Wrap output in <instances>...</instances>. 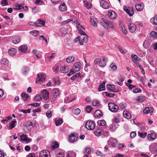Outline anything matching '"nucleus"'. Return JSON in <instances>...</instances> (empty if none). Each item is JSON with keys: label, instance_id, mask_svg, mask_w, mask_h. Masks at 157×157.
<instances>
[{"label": "nucleus", "instance_id": "obj_24", "mask_svg": "<svg viewBox=\"0 0 157 157\" xmlns=\"http://www.w3.org/2000/svg\"><path fill=\"white\" fill-rule=\"evenodd\" d=\"M27 47L25 45H22L19 48V50L22 52H25L27 51Z\"/></svg>", "mask_w": 157, "mask_h": 157}, {"label": "nucleus", "instance_id": "obj_45", "mask_svg": "<svg viewBox=\"0 0 157 157\" xmlns=\"http://www.w3.org/2000/svg\"><path fill=\"white\" fill-rule=\"evenodd\" d=\"M144 100H145L144 97L143 96H141L138 97L136 100H137V101H138L142 102Z\"/></svg>", "mask_w": 157, "mask_h": 157}, {"label": "nucleus", "instance_id": "obj_8", "mask_svg": "<svg viewBox=\"0 0 157 157\" xmlns=\"http://www.w3.org/2000/svg\"><path fill=\"white\" fill-rule=\"evenodd\" d=\"M109 144L111 145L113 147H116L118 143L117 140L112 138H110L108 141Z\"/></svg>", "mask_w": 157, "mask_h": 157}, {"label": "nucleus", "instance_id": "obj_16", "mask_svg": "<svg viewBox=\"0 0 157 157\" xmlns=\"http://www.w3.org/2000/svg\"><path fill=\"white\" fill-rule=\"evenodd\" d=\"M13 42L14 44H16L20 41V37L17 36L13 37L11 39Z\"/></svg>", "mask_w": 157, "mask_h": 157}, {"label": "nucleus", "instance_id": "obj_1", "mask_svg": "<svg viewBox=\"0 0 157 157\" xmlns=\"http://www.w3.org/2000/svg\"><path fill=\"white\" fill-rule=\"evenodd\" d=\"M45 80V77L42 73H40L37 75V77L36 82L38 84H42Z\"/></svg>", "mask_w": 157, "mask_h": 157}, {"label": "nucleus", "instance_id": "obj_58", "mask_svg": "<svg viewBox=\"0 0 157 157\" xmlns=\"http://www.w3.org/2000/svg\"><path fill=\"white\" fill-rule=\"evenodd\" d=\"M111 69L113 71H115L117 69V66L115 65H113V63L110 66Z\"/></svg>", "mask_w": 157, "mask_h": 157}, {"label": "nucleus", "instance_id": "obj_57", "mask_svg": "<svg viewBox=\"0 0 157 157\" xmlns=\"http://www.w3.org/2000/svg\"><path fill=\"white\" fill-rule=\"evenodd\" d=\"M141 92V90L140 88H136L133 91V92L135 93H140Z\"/></svg>", "mask_w": 157, "mask_h": 157}, {"label": "nucleus", "instance_id": "obj_30", "mask_svg": "<svg viewBox=\"0 0 157 157\" xmlns=\"http://www.w3.org/2000/svg\"><path fill=\"white\" fill-rule=\"evenodd\" d=\"M101 129L99 128H98L94 132V134L97 136H100L101 135Z\"/></svg>", "mask_w": 157, "mask_h": 157}, {"label": "nucleus", "instance_id": "obj_18", "mask_svg": "<svg viewBox=\"0 0 157 157\" xmlns=\"http://www.w3.org/2000/svg\"><path fill=\"white\" fill-rule=\"evenodd\" d=\"M147 137L149 140L152 141L155 139L156 137V135L154 133H151L148 134Z\"/></svg>", "mask_w": 157, "mask_h": 157}, {"label": "nucleus", "instance_id": "obj_35", "mask_svg": "<svg viewBox=\"0 0 157 157\" xmlns=\"http://www.w3.org/2000/svg\"><path fill=\"white\" fill-rule=\"evenodd\" d=\"M90 21L91 23H92L93 24L94 26H97V20L96 18H94L93 17V18L91 17L90 19Z\"/></svg>", "mask_w": 157, "mask_h": 157}, {"label": "nucleus", "instance_id": "obj_25", "mask_svg": "<svg viewBox=\"0 0 157 157\" xmlns=\"http://www.w3.org/2000/svg\"><path fill=\"white\" fill-rule=\"evenodd\" d=\"M124 117L127 119H130L131 117L130 113L127 111L125 110L123 112Z\"/></svg>", "mask_w": 157, "mask_h": 157}, {"label": "nucleus", "instance_id": "obj_36", "mask_svg": "<svg viewBox=\"0 0 157 157\" xmlns=\"http://www.w3.org/2000/svg\"><path fill=\"white\" fill-rule=\"evenodd\" d=\"M97 124L98 125L104 126L106 124V122L104 120H101L98 121Z\"/></svg>", "mask_w": 157, "mask_h": 157}, {"label": "nucleus", "instance_id": "obj_44", "mask_svg": "<svg viewBox=\"0 0 157 157\" xmlns=\"http://www.w3.org/2000/svg\"><path fill=\"white\" fill-rule=\"evenodd\" d=\"M121 29L124 34H127V30L125 28V27L123 25H121Z\"/></svg>", "mask_w": 157, "mask_h": 157}, {"label": "nucleus", "instance_id": "obj_62", "mask_svg": "<svg viewBox=\"0 0 157 157\" xmlns=\"http://www.w3.org/2000/svg\"><path fill=\"white\" fill-rule=\"evenodd\" d=\"M39 24L42 25H45V22L44 21L40 20V19H38L37 20Z\"/></svg>", "mask_w": 157, "mask_h": 157}, {"label": "nucleus", "instance_id": "obj_26", "mask_svg": "<svg viewBox=\"0 0 157 157\" xmlns=\"http://www.w3.org/2000/svg\"><path fill=\"white\" fill-rule=\"evenodd\" d=\"M49 53H46L45 55V58H47L49 60H52L56 56V54L55 53H53L52 54V55L50 56H49Z\"/></svg>", "mask_w": 157, "mask_h": 157}, {"label": "nucleus", "instance_id": "obj_4", "mask_svg": "<svg viewBox=\"0 0 157 157\" xmlns=\"http://www.w3.org/2000/svg\"><path fill=\"white\" fill-rule=\"evenodd\" d=\"M40 157H50V152L47 150H43L40 152Z\"/></svg>", "mask_w": 157, "mask_h": 157}, {"label": "nucleus", "instance_id": "obj_41", "mask_svg": "<svg viewBox=\"0 0 157 157\" xmlns=\"http://www.w3.org/2000/svg\"><path fill=\"white\" fill-rule=\"evenodd\" d=\"M72 112L76 115L78 114L80 112V110L78 108H77L72 110Z\"/></svg>", "mask_w": 157, "mask_h": 157}, {"label": "nucleus", "instance_id": "obj_39", "mask_svg": "<svg viewBox=\"0 0 157 157\" xmlns=\"http://www.w3.org/2000/svg\"><path fill=\"white\" fill-rule=\"evenodd\" d=\"M150 21L153 22L154 25H157V15L155 16L154 17L151 18Z\"/></svg>", "mask_w": 157, "mask_h": 157}, {"label": "nucleus", "instance_id": "obj_47", "mask_svg": "<svg viewBox=\"0 0 157 157\" xmlns=\"http://www.w3.org/2000/svg\"><path fill=\"white\" fill-rule=\"evenodd\" d=\"M80 73H77L75 75L73 76L71 78V79L72 80H74L76 79V78L79 77L80 76Z\"/></svg>", "mask_w": 157, "mask_h": 157}, {"label": "nucleus", "instance_id": "obj_2", "mask_svg": "<svg viewBox=\"0 0 157 157\" xmlns=\"http://www.w3.org/2000/svg\"><path fill=\"white\" fill-rule=\"evenodd\" d=\"M109 109L112 112H117L119 108L118 106L115 104L109 103L108 104Z\"/></svg>", "mask_w": 157, "mask_h": 157}, {"label": "nucleus", "instance_id": "obj_60", "mask_svg": "<svg viewBox=\"0 0 157 157\" xmlns=\"http://www.w3.org/2000/svg\"><path fill=\"white\" fill-rule=\"evenodd\" d=\"M54 81L56 85H59L60 84V81L57 79H55Z\"/></svg>", "mask_w": 157, "mask_h": 157}, {"label": "nucleus", "instance_id": "obj_40", "mask_svg": "<svg viewBox=\"0 0 157 157\" xmlns=\"http://www.w3.org/2000/svg\"><path fill=\"white\" fill-rule=\"evenodd\" d=\"M42 96L41 95L38 94L35 96L34 99L35 101H40L42 99Z\"/></svg>", "mask_w": 157, "mask_h": 157}, {"label": "nucleus", "instance_id": "obj_10", "mask_svg": "<svg viewBox=\"0 0 157 157\" xmlns=\"http://www.w3.org/2000/svg\"><path fill=\"white\" fill-rule=\"evenodd\" d=\"M101 6L104 9H108L109 8V3L104 0H102L100 3Z\"/></svg>", "mask_w": 157, "mask_h": 157}, {"label": "nucleus", "instance_id": "obj_5", "mask_svg": "<svg viewBox=\"0 0 157 157\" xmlns=\"http://www.w3.org/2000/svg\"><path fill=\"white\" fill-rule=\"evenodd\" d=\"M78 139V135L76 134L72 133L69 136V140L70 142L73 143L77 141Z\"/></svg>", "mask_w": 157, "mask_h": 157}, {"label": "nucleus", "instance_id": "obj_23", "mask_svg": "<svg viewBox=\"0 0 157 157\" xmlns=\"http://www.w3.org/2000/svg\"><path fill=\"white\" fill-rule=\"evenodd\" d=\"M59 9L62 12H64L67 11V7L64 3L61 4L59 6Z\"/></svg>", "mask_w": 157, "mask_h": 157}, {"label": "nucleus", "instance_id": "obj_11", "mask_svg": "<svg viewBox=\"0 0 157 157\" xmlns=\"http://www.w3.org/2000/svg\"><path fill=\"white\" fill-rule=\"evenodd\" d=\"M81 64L80 63H75L73 67V69L75 72L78 71L80 69Z\"/></svg>", "mask_w": 157, "mask_h": 157}, {"label": "nucleus", "instance_id": "obj_3", "mask_svg": "<svg viewBox=\"0 0 157 157\" xmlns=\"http://www.w3.org/2000/svg\"><path fill=\"white\" fill-rule=\"evenodd\" d=\"M85 126L88 129L93 130L95 127V124L93 121H88L86 122Z\"/></svg>", "mask_w": 157, "mask_h": 157}, {"label": "nucleus", "instance_id": "obj_51", "mask_svg": "<svg viewBox=\"0 0 157 157\" xmlns=\"http://www.w3.org/2000/svg\"><path fill=\"white\" fill-rule=\"evenodd\" d=\"M109 129L111 131L113 132L116 129V127L113 124H111L109 126Z\"/></svg>", "mask_w": 157, "mask_h": 157}, {"label": "nucleus", "instance_id": "obj_54", "mask_svg": "<svg viewBox=\"0 0 157 157\" xmlns=\"http://www.w3.org/2000/svg\"><path fill=\"white\" fill-rule=\"evenodd\" d=\"M92 109L91 106H88L86 107V111L87 113H90Z\"/></svg>", "mask_w": 157, "mask_h": 157}, {"label": "nucleus", "instance_id": "obj_29", "mask_svg": "<svg viewBox=\"0 0 157 157\" xmlns=\"http://www.w3.org/2000/svg\"><path fill=\"white\" fill-rule=\"evenodd\" d=\"M63 120L61 118H59L56 119L55 121V123L56 125L57 126H58L61 125L63 123Z\"/></svg>", "mask_w": 157, "mask_h": 157}, {"label": "nucleus", "instance_id": "obj_34", "mask_svg": "<svg viewBox=\"0 0 157 157\" xmlns=\"http://www.w3.org/2000/svg\"><path fill=\"white\" fill-rule=\"evenodd\" d=\"M75 59V58L73 56L68 57L66 59L67 62L68 63H70L73 62Z\"/></svg>", "mask_w": 157, "mask_h": 157}, {"label": "nucleus", "instance_id": "obj_9", "mask_svg": "<svg viewBox=\"0 0 157 157\" xmlns=\"http://www.w3.org/2000/svg\"><path fill=\"white\" fill-rule=\"evenodd\" d=\"M136 25L133 23H130L128 25V29L131 33H133L136 29Z\"/></svg>", "mask_w": 157, "mask_h": 157}, {"label": "nucleus", "instance_id": "obj_22", "mask_svg": "<svg viewBox=\"0 0 157 157\" xmlns=\"http://www.w3.org/2000/svg\"><path fill=\"white\" fill-rule=\"evenodd\" d=\"M144 5L142 4H136L135 5L136 9L139 11H141L143 10L144 7Z\"/></svg>", "mask_w": 157, "mask_h": 157}, {"label": "nucleus", "instance_id": "obj_63", "mask_svg": "<svg viewBox=\"0 0 157 157\" xmlns=\"http://www.w3.org/2000/svg\"><path fill=\"white\" fill-rule=\"evenodd\" d=\"M108 26L112 29H114V25H113V23L111 22L109 23Z\"/></svg>", "mask_w": 157, "mask_h": 157}, {"label": "nucleus", "instance_id": "obj_6", "mask_svg": "<svg viewBox=\"0 0 157 157\" xmlns=\"http://www.w3.org/2000/svg\"><path fill=\"white\" fill-rule=\"evenodd\" d=\"M41 96L44 100H47L49 98V92L46 89H44L41 91Z\"/></svg>", "mask_w": 157, "mask_h": 157}, {"label": "nucleus", "instance_id": "obj_28", "mask_svg": "<svg viewBox=\"0 0 157 157\" xmlns=\"http://www.w3.org/2000/svg\"><path fill=\"white\" fill-rule=\"evenodd\" d=\"M105 81H103L102 83L100 84L99 86V87L98 88V91H100L105 90Z\"/></svg>", "mask_w": 157, "mask_h": 157}, {"label": "nucleus", "instance_id": "obj_20", "mask_svg": "<svg viewBox=\"0 0 157 157\" xmlns=\"http://www.w3.org/2000/svg\"><path fill=\"white\" fill-rule=\"evenodd\" d=\"M69 70V68L67 66H64L61 67L60 69V71L61 73H67Z\"/></svg>", "mask_w": 157, "mask_h": 157}, {"label": "nucleus", "instance_id": "obj_48", "mask_svg": "<svg viewBox=\"0 0 157 157\" xmlns=\"http://www.w3.org/2000/svg\"><path fill=\"white\" fill-rule=\"evenodd\" d=\"M28 97V95L25 93H22V97L24 101H26Z\"/></svg>", "mask_w": 157, "mask_h": 157}, {"label": "nucleus", "instance_id": "obj_64", "mask_svg": "<svg viewBox=\"0 0 157 157\" xmlns=\"http://www.w3.org/2000/svg\"><path fill=\"white\" fill-rule=\"evenodd\" d=\"M85 153L87 154H90L91 152V150L90 148H86L85 149Z\"/></svg>", "mask_w": 157, "mask_h": 157}, {"label": "nucleus", "instance_id": "obj_21", "mask_svg": "<svg viewBox=\"0 0 157 157\" xmlns=\"http://www.w3.org/2000/svg\"><path fill=\"white\" fill-rule=\"evenodd\" d=\"M106 59L105 58H103L101 60L100 59L99 65L101 67H104L106 65Z\"/></svg>", "mask_w": 157, "mask_h": 157}, {"label": "nucleus", "instance_id": "obj_46", "mask_svg": "<svg viewBox=\"0 0 157 157\" xmlns=\"http://www.w3.org/2000/svg\"><path fill=\"white\" fill-rule=\"evenodd\" d=\"M143 45L146 48H147L149 47V44L148 41L147 40L144 41Z\"/></svg>", "mask_w": 157, "mask_h": 157}, {"label": "nucleus", "instance_id": "obj_12", "mask_svg": "<svg viewBox=\"0 0 157 157\" xmlns=\"http://www.w3.org/2000/svg\"><path fill=\"white\" fill-rule=\"evenodd\" d=\"M132 59L133 62L135 64H137L139 61L140 60V59L138 58L137 56L136 55H131Z\"/></svg>", "mask_w": 157, "mask_h": 157}, {"label": "nucleus", "instance_id": "obj_14", "mask_svg": "<svg viewBox=\"0 0 157 157\" xmlns=\"http://www.w3.org/2000/svg\"><path fill=\"white\" fill-rule=\"evenodd\" d=\"M102 113L99 110H96L94 113V116L95 118L100 117L102 116Z\"/></svg>", "mask_w": 157, "mask_h": 157}, {"label": "nucleus", "instance_id": "obj_42", "mask_svg": "<svg viewBox=\"0 0 157 157\" xmlns=\"http://www.w3.org/2000/svg\"><path fill=\"white\" fill-rule=\"evenodd\" d=\"M147 133L146 132H138V135L140 137L143 138H144L147 135Z\"/></svg>", "mask_w": 157, "mask_h": 157}, {"label": "nucleus", "instance_id": "obj_13", "mask_svg": "<svg viewBox=\"0 0 157 157\" xmlns=\"http://www.w3.org/2000/svg\"><path fill=\"white\" fill-rule=\"evenodd\" d=\"M107 88L111 92H116L117 91L114 85L108 84L107 86Z\"/></svg>", "mask_w": 157, "mask_h": 157}, {"label": "nucleus", "instance_id": "obj_37", "mask_svg": "<svg viewBox=\"0 0 157 157\" xmlns=\"http://www.w3.org/2000/svg\"><path fill=\"white\" fill-rule=\"evenodd\" d=\"M74 98L71 100V99H70L69 98L65 97V98L64 103H67L68 102L67 101H69V102H72L73 100L76 99V98L75 97H74Z\"/></svg>", "mask_w": 157, "mask_h": 157}, {"label": "nucleus", "instance_id": "obj_59", "mask_svg": "<svg viewBox=\"0 0 157 157\" xmlns=\"http://www.w3.org/2000/svg\"><path fill=\"white\" fill-rule=\"evenodd\" d=\"M59 70V67L57 65H55L54 66L53 69V71L55 72H58Z\"/></svg>", "mask_w": 157, "mask_h": 157}, {"label": "nucleus", "instance_id": "obj_55", "mask_svg": "<svg viewBox=\"0 0 157 157\" xmlns=\"http://www.w3.org/2000/svg\"><path fill=\"white\" fill-rule=\"evenodd\" d=\"M1 3L3 6H6L8 5L7 0H2Z\"/></svg>", "mask_w": 157, "mask_h": 157}, {"label": "nucleus", "instance_id": "obj_50", "mask_svg": "<svg viewBox=\"0 0 157 157\" xmlns=\"http://www.w3.org/2000/svg\"><path fill=\"white\" fill-rule=\"evenodd\" d=\"M92 104L93 106H98L99 103L97 100H94L92 102Z\"/></svg>", "mask_w": 157, "mask_h": 157}, {"label": "nucleus", "instance_id": "obj_7", "mask_svg": "<svg viewBox=\"0 0 157 157\" xmlns=\"http://www.w3.org/2000/svg\"><path fill=\"white\" fill-rule=\"evenodd\" d=\"M124 10L131 17L132 16L134 13L132 8H129L128 9L126 6H125Z\"/></svg>", "mask_w": 157, "mask_h": 157}, {"label": "nucleus", "instance_id": "obj_19", "mask_svg": "<svg viewBox=\"0 0 157 157\" xmlns=\"http://www.w3.org/2000/svg\"><path fill=\"white\" fill-rule=\"evenodd\" d=\"M59 91L58 89L56 88L53 89V96L54 98H57L58 96H59Z\"/></svg>", "mask_w": 157, "mask_h": 157}, {"label": "nucleus", "instance_id": "obj_31", "mask_svg": "<svg viewBox=\"0 0 157 157\" xmlns=\"http://www.w3.org/2000/svg\"><path fill=\"white\" fill-rule=\"evenodd\" d=\"M0 63L2 64L7 65L8 64L9 61L7 59L3 58L1 60Z\"/></svg>", "mask_w": 157, "mask_h": 157}, {"label": "nucleus", "instance_id": "obj_33", "mask_svg": "<svg viewBox=\"0 0 157 157\" xmlns=\"http://www.w3.org/2000/svg\"><path fill=\"white\" fill-rule=\"evenodd\" d=\"M17 121L16 120H13L9 124V127L10 129H11L15 127V124L16 123Z\"/></svg>", "mask_w": 157, "mask_h": 157}, {"label": "nucleus", "instance_id": "obj_15", "mask_svg": "<svg viewBox=\"0 0 157 157\" xmlns=\"http://www.w3.org/2000/svg\"><path fill=\"white\" fill-rule=\"evenodd\" d=\"M108 16L110 17L111 19H114L116 17V14L112 10H110L108 11Z\"/></svg>", "mask_w": 157, "mask_h": 157}, {"label": "nucleus", "instance_id": "obj_53", "mask_svg": "<svg viewBox=\"0 0 157 157\" xmlns=\"http://www.w3.org/2000/svg\"><path fill=\"white\" fill-rule=\"evenodd\" d=\"M52 147L53 148H58L59 147V144H58L57 143L55 142H53L52 143Z\"/></svg>", "mask_w": 157, "mask_h": 157}, {"label": "nucleus", "instance_id": "obj_52", "mask_svg": "<svg viewBox=\"0 0 157 157\" xmlns=\"http://www.w3.org/2000/svg\"><path fill=\"white\" fill-rule=\"evenodd\" d=\"M29 71V69L28 67H23L22 70V71L23 72V74L24 75H25Z\"/></svg>", "mask_w": 157, "mask_h": 157}, {"label": "nucleus", "instance_id": "obj_56", "mask_svg": "<svg viewBox=\"0 0 157 157\" xmlns=\"http://www.w3.org/2000/svg\"><path fill=\"white\" fill-rule=\"evenodd\" d=\"M136 136V133L135 132H132L130 134V136L131 138H134Z\"/></svg>", "mask_w": 157, "mask_h": 157}, {"label": "nucleus", "instance_id": "obj_38", "mask_svg": "<svg viewBox=\"0 0 157 157\" xmlns=\"http://www.w3.org/2000/svg\"><path fill=\"white\" fill-rule=\"evenodd\" d=\"M39 32L37 30H35L30 31V34L34 36H36L38 35Z\"/></svg>", "mask_w": 157, "mask_h": 157}, {"label": "nucleus", "instance_id": "obj_49", "mask_svg": "<svg viewBox=\"0 0 157 157\" xmlns=\"http://www.w3.org/2000/svg\"><path fill=\"white\" fill-rule=\"evenodd\" d=\"M150 35L154 38H157V33L155 31H152L150 33Z\"/></svg>", "mask_w": 157, "mask_h": 157}, {"label": "nucleus", "instance_id": "obj_17", "mask_svg": "<svg viewBox=\"0 0 157 157\" xmlns=\"http://www.w3.org/2000/svg\"><path fill=\"white\" fill-rule=\"evenodd\" d=\"M153 111V109L151 107H147L144 109L143 112L144 113H151Z\"/></svg>", "mask_w": 157, "mask_h": 157}, {"label": "nucleus", "instance_id": "obj_43", "mask_svg": "<svg viewBox=\"0 0 157 157\" xmlns=\"http://www.w3.org/2000/svg\"><path fill=\"white\" fill-rule=\"evenodd\" d=\"M84 3L85 7H86L87 9H89L91 7V3L90 2H88L87 1H86Z\"/></svg>", "mask_w": 157, "mask_h": 157}, {"label": "nucleus", "instance_id": "obj_32", "mask_svg": "<svg viewBox=\"0 0 157 157\" xmlns=\"http://www.w3.org/2000/svg\"><path fill=\"white\" fill-rule=\"evenodd\" d=\"M101 20L104 24H105V25L104 24V23H103L102 24L103 26L105 27H106V26L105 25L108 26L109 23L110 22L109 20L104 18H102Z\"/></svg>", "mask_w": 157, "mask_h": 157}, {"label": "nucleus", "instance_id": "obj_27", "mask_svg": "<svg viewBox=\"0 0 157 157\" xmlns=\"http://www.w3.org/2000/svg\"><path fill=\"white\" fill-rule=\"evenodd\" d=\"M8 52L10 56H13L16 54V50L15 48H12L9 50Z\"/></svg>", "mask_w": 157, "mask_h": 157}, {"label": "nucleus", "instance_id": "obj_61", "mask_svg": "<svg viewBox=\"0 0 157 157\" xmlns=\"http://www.w3.org/2000/svg\"><path fill=\"white\" fill-rule=\"evenodd\" d=\"M90 78L88 77L87 78H86L85 81V82L87 84L88 86H89V82H90Z\"/></svg>", "mask_w": 157, "mask_h": 157}]
</instances>
